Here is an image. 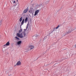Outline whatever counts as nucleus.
<instances>
[{"instance_id":"1","label":"nucleus","mask_w":76,"mask_h":76,"mask_svg":"<svg viewBox=\"0 0 76 76\" xmlns=\"http://www.w3.org/2000/svg\"><path fill=\"white\" fill-rule=\"evenodd\" d=\"M69 31H67L66 35L68 34H69V33H70L71 32V31H72V27H69Z\"/></svg>"},{"instance_id":"2","label":"nucleus","mask_w":76,"mask_h":76,"mask_svg":"<svg viewBox=\"0 0 76 76\" xmlns=\"http://www.w3.org/2000/svg\"><path fill=\"white\" fill-rule=\"evenodd\" d=\"M66 55L67 57H70V56H72L73 54H71V53L70 52L67 53H66Z\"/></svg>"},{"instance_id":"3","label":"nucleus","mask_w":76,"mask_h":76,"mask_svg":"<svg viewBox=\"0 0 76 76\" xmlns=\"http://www.w3.org/2000/svg\"><path fill=\"white\" fill-rule=\"evenodd\" d=\"M17 37L20 38H22L23 36H20V34L19 33H17L16 34Z\"/></svg>"},{"instance_id":"4","label":"nucleus","mask_w":76,"mask_h":76,"mask_svg":"<svg viewBox=\"0 0 76 76\" xmlns=\"http://www.w3.org/2000/svg\"><path fill=\"white\" fill-rule=\"evenodd\" d=\"M21 62L20 61H18L17 62V63L16 64V65L17 66H20V65H21Z\"/></svg>"},{"instance_id":"5","label":"nucleus","mask_w":76,"mask_h":76,"mask_svg":"<svg viewBox=\"0 0 76 76\" xmlns=\"http://www.w3.org/2000/svg\"><path fill=\"white\" fill-rule=\"evenodd\" d=\"M39 12V10H37V11H36L35 12V14L34 15V16H36L37 14L38 13V12Z\"/></svg>"},{"instance_id":"6","label":"nucleus","mask_w":76,"mask_h":76,"mask_svg":"<svg viewBox=\"0 0 76 76\" xmlns=\"http://www.w3.org/2000/svg\"><path fill=\"white\" fill-rule=\"evenodd\" d=\"M25 20V19H24L23 20H22V22H21V25H20V29H21V26H22V25H23V23H24V20Z\"/></svg>"},{"instance_id":"7","label":"nucleus","mask_w":76,"mask_h":76,"mask_svg":"<svg viewBox=\"0 0 76 76\" xmlns=\"http://www.w3.org/2000/svg\"><path fill=\"white\" fill-rule=\"evenodd\" d=\"M29 48H30V50H32V49L34 48V46L31 45L29 46Z\"/></svg>"},{"instance_id":"8","label":"nucleus","mask_w":76,"mask_h":76,"mask_svg":"<svg viewBox=\"0 0 76 76\" xmlns=\"http://www.w3.org/2000/svg\"><path fill=\"white\" fill-rule=\"evenodd\" d=\"M37 36L34 35L33 36V40L35 41V40H36L37 39Z\"/></svg>"},{"instance_id":"9","label":"nucleus","mask_w":76,"mask_h":76,"mask_svg":"<svg viewBox=\"0 0 76 76\" xmlns=\"http://www.w3.org/2000/svg\"><path fill=\"white\" fill-rule=\"evenodd\" d=\"M29 13H32L34 12V10L32 9H31L30 11H28Z\"/></svg>"},{"instance_id":"10","label":"nucleus","mask_w":76,"mask_h":76,"mask_svg":"<svg viewBox=\"0 0 76 76\" xmlns=\"http://www.w3.org/2000/svg\"><path fill=\"white\" fill-rule=\"evenodd\" d=\"M28 10L27 9L24 10V12H23L24 13H26V12H28Z\"/></svg>"},{"instance_id":"11","label":"nucleus","mask_w":76,"mask_h":76,"mask_svg":"<svg viewBox=\"0 0 76 76\" xmlns=\"http://www.w3.org/2000/svg\"><path fill=\"white\" fill-rule=\"evenodd\" d=\"M27 21H28V17H26L24 20V22L26 23V22H27Z\"/></svg>"},{"instance_id":"12","label":"nucleus","mask_w":76,"mask_h":76,"mask_svg":"<svg viewBox=\"0 0 76 76\" xmlns=\"http://www.w3.org/2000/svg\"><path fill=\"white\" fill-rule=\"evenodd\" d=\"M21 44V41H19L18 42V45H20Z\"/></svg>"},{"instance_id":"13","label":"nucleus","mask_w":76,"mask_h":76,"mask_svg":"<svg viewBox=\"0 0 76 76\" xmlns=\"http://www.w3.org/2000/svg\"><path fill=\"white\" fill-rule=\"evenodd\" d=\"M15 38L16 39V40H17V41H19V38L18 37H15Z\"/></svg>"},{"instance_id":"14","label":"nucleus","mask_w":76,"mask_h":76,"mask_svg":"<svg viewBox=\"0 0 76 76\" xmlns=\"http://www.w3.org/2000/svg\"><path fill=\"white\" fill-rule=\"evenodd\" d=\"M28 26H27L26 29H24V32H25V31H28V30H29L28 29L27 30V28H28Z\"/></svg>"},{"instance_id":"15","label":"nucleus","mask_w":76,"mask_h":76,"mask_svg":"<svg viewBox=\"0 0 76 76\" xmlns=\"http://www.w3.org/2000/svg\"><path fill=\"white\" fill-rule=\"evenodd\" d=\"M6 45L7 46L9 45H10V43H9V42H8L6 44Z\"/></svg>"},{"instance_id":"16","label":"nucleus","mask_w":76,"mask_h":76,"mask_svg":"<svg viewBox=\"0 0 76 76\" xmlns=\"http://www.w3.org/2000/svg\"><path fill=\"white\" fill-rule=\"evenodd\" d=\"M22 31V30L21 29L18 32L19 33H20V32H21Z\"/></svg>"},{"instance_id":"17","label":"nucleus","mask_w":76,"mask_h":76,"mask_svg":"<svg viewBox=\"0 0 76 76\" xmlns=\"http://www.w3.org/2000/svg\"><path fill=\"white\" fill-rule=\"evenodd\" d=\"M22 20V17H21L20 19V22H21Z\"/></svg>"},{"instance_id":"18","label":"nucleus","mask_w":76,"mask_h":76,"mask_svg":"<svg viewBox=\"0 0 76 76\" xmlns=\"http://www.w3.org/2000/svg\"><path fill=\"white\" fill-rule=\"evenodd\" d=\"M9 72H10V71H9V70H7L6 72V73H9Z\"/></svg>"},{"instance_id":"19","label":"nucleus","mask_w":76,"mask_h":76,"mask_svg":"<svg viewBox=\"0 0 76 76\" xmlns=\"http://www.w3.org/2000/svg\"><path fill=\"white\" fill-rule=\"evenodd\" d=\"M23 34L24 35V36H25V35H26V33H25V32L23 31Z\"/></svg>"},{"instance_id":"20","label":"nucleus","mask_w":76,"mask_h":76,"mask_svg":"<svg viewBox=\"0 0 76 76\" xmlns=\"http://www.w3.org/2000/svg\"><path fill=\"white\" fill-rule=\"evenodd\" d=\"M22 34H23V33H21L20 34V36H23V35H22Z\"/></svg>"},{"instance_id":"21","label":"nucleus","mask_w":76,"mask_h":76,"mask_svg":"<svg viewBox=\"0 0 76 76\" xmlns=\"http://www.w3.org/2000/svg\"><path fill=\"white\" fill-rule=\"evenodd\" d=\"M7 45H6V44L5 45H4V46L3 47H7Z\"/></svg>"},{"instance_id":"22","label":"nucleus","mask_w":76,"mask_h":76,"mask_svg":"<svg viewBox=\"0 0 76 76\" xmlns=\"http://www.w3.org/2000/svg\"><path fill=\"white\" fill-rule=\"evenodd\" d=\"M45 37L44 38V39H43L44 40H45V39H46V38H47V37Z\"/></svg>"},{"instance_id":"23","label":"nucleus","mask_w":76,"mask_h":76,"mask_svg":"<svg viewBox=\"0 0 76 76\" xmlns=\"http://www.w3.org/2000/svg\"><path fill=\"white\" fill-rule=\"evenodd\" d=\"M13 3H16V1H14Z\"/></svg>"},{"instance_id":"24","label":"nucleus","mask_w":76,"mask_h":76,"mask_svg":"<svg viewBox=\"0 0 76 76\" xmlns=\"http://www.w3.org/2000/svg\"><path fill=\"white\" fill-rule=\"evenodd\" d=\"M58 27L57 26L56 27V29H58Z\"/></svg>"},{"instance_id":"25","label":"nucleus","mask_w":76,"mask_h":76,"mask_svg":"<svg viewBox=\"0 0 76 76\" xmlns=\"http://www.w3.org/2000/svg\"><path fill=\"white\" fill-rule=\"evenodd\" d=\"M57 27H58V28H59V27H60V25H58Z\"/></svg>"},{"instance_id":"26","label":"nucleus","mask_w":76,"mask_h":76,"mask_svg":"<svg viewBox=\"0 0 76 76\" xmlns=\"http://www.w3.org/2000/svg\"><path fill=\"white\" fill-rule=\"evenodd\" d=\"M1 23H0V26H1Z\"/></svg>"},{"instance_id":"27","label":"nucleus","mask_w":76,"mask_h":76,"mask_svg":"<svg viewBox=\"0 0 76 76\" xmlns=\"http://www.w3.org/2000/svg\"><path fill=\"white\" fill-rule=\"evenodd\" d=\"M7 54H6V55H9V53H6Z\"/></svg>"},{"instance_id":"28","label":"nucleus","mask_w":76,"mask_h":76,"mask_svg":"<svg viewBox=\"0 0 76 76\" xmlns=\"http://www.w3.org/2000/svg\"><path fill=\"white\" fill-rule=\"evenodd\" d=\"M28 51H29V50H28L26 51H25L26 52H28Z\"/></svg>"},{"instance_id":"29","label":"nucleus","mask_w":76,"mask_h":76,"mask_svg":"<svg viewBox=\"0 0 76 76\" xmlns=\"http://www.w3.org/2000/svg\"><path fill=\"white\" fill-rule=\"evenodd\" d=\"M16 65H16H16H14V66H16Z\"/></svg>"},{"instance_id":"30","label":"nucleus","mask_w":76,"mask_h":76,"mask_svg":"<svg viewBox=\"0 0 76 76\" xmlns=\"http://www.w3.org/2000/svg\"><path fill=\"white\" fill-rule=\"evenodd\" d=\"M5 46H4L3 48H5Z\"/></svg>"},{"instance_id":"31","label":"nucleus","mask_w":76,"mask_h":76,"mask_svg":"<svg viewBox=\"0 0 76 76\" xmlns=\"http://www.w3.org/2000/svg\"><path fill=\"white\" fill-rule=\"evenodd\" d=\"M53 67H55V65H53Z\"/></svg>"},{"instance_id":"32","label":"nucleus","mask_w":76,"mask_h":76,"mask_svg":"<svg viewBox=\"0 0 76 76\" xmlns=\"http://www.w3.org/2000/svg\"><path fill=\"white\" fill-rule=\"evenodd\" d=\"M17 1L18 2V0H17Z\"/></svg>"},{"instance_id":"33","label":"nucleus","mask_w":76,"mask_h":76,"mask_svg":"<svg viewBox=\"0 0 76 76\" xmlns=\"http://www.w3.org/2000/svg\"><path fill=\"white\" fill-rule=\"evenodd\" d=\"M55 29V28H54V30L53 31H54V29Z\"/></svg>"},{"instance_id":"34","label":"nucleus","mask_w":76,"mask_h":76,"mask_svg":"<svg viewBox=\"0 0 76 76\" xmlns=\"http://www.w3.org/2000/svg\"><path fill=\"white\" fill-rule=\"evenodd\" d=\"M28 23L27 24V26L28 25Z\"/></svg>"},{"instance_id":"35","label":"nucleus","mask_w":76,"mask_h":76,"mask_svg":"<svg viewBox=\"0 0 76 76\" xmlns=\"http://www.w3.org/2000/svg\"><path fill=\"white\" fill-rule=\"evenodd\" d=\"M75 48H76V46H75Z\"/></svg>"},{"instance_id":"36","label":"nucleus","mask_w":76,"mask_h":76,"mask_svg":"<svg viewBox=\"0 0 76 76\" xmlns=\"http://www.w3.org/2000/svg\"><path fill=\"white\" fill-rule=\"evenodd\" d=\"M75 6H76V5H75Z\"/></svg>"},{"instance_id":"37","label":"nucleus","mask_w":76,"mask_h":76,"mask_svg":"<svg viewBox=\"0 0 76 76\" xmlns=\"http://www.w3.org/2000/svg\"><path fill=\"white\" fill-rule=\"evenodd\" d=\"M66 35V34H64V35Z\"/></svg>"}]
</instances>
